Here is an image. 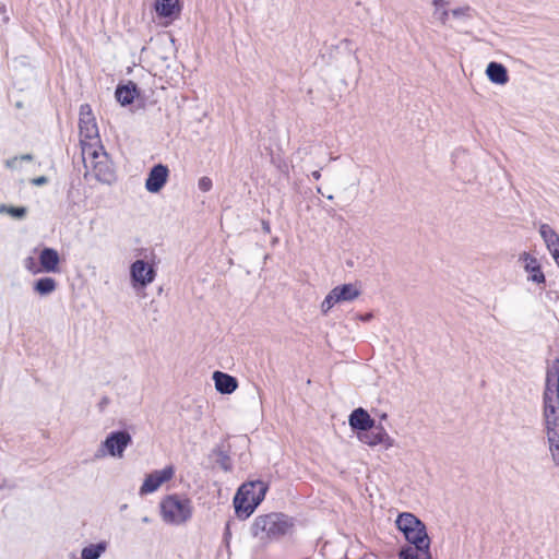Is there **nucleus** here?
Returning <instances> with one entry per match:
<instances>
[{
    "label": "nucleus",
    "instance_id": "obj_30",
    "mask_svg": "<svg viewBox=\"0 0 559 559\" xmlns=\"http://www.w3.org/2000/svg\"><path fill=\"white\" fill-rule=\"evenodd\" d=\"M21 162L19 156H14L12 158H9L5 160V166L10 169H17L20 168Z\"/></svg>",
    "mask_w": 559,
    "mask_h": 559
},
{
    "label": "nucleus",
    "instance_id": "obj_43",
    "mask_svg": "<svg viewBox=\"0 0 559 559\" xmlns=\"http://www.w3.org/2000/svg\"><path fill=\"white\" fill-rule=\"evenodd\" d=\"M317 192H318V193H322V191H321V188H320V187H318V188H317Z\"/></svg>",
    "mask_w": 559,
    "mask_h": 559
},
{
    "label": "nucleus",
    "instance_id": "obj_42",
    "mask_svg": "<svg viewBox=\"0 0 559 559\" xmlns=\"http://www.w3.org/2000/svg\"><path fill=\"white\" fill-rule=\"evenodd\" d=\"M0 11H1V12H5V5H1V7H0Z\"/></svg>",
    "mask_w": 559,
    "mask_h": 559
},
{
    "label": "nucleus",
    "instance_id": "obj_39",
    "mask_svg": "<svg viewBox=\"0 0 559 559\" xmlns=\"http://www.w3.org/2000/svg\"><path fill=\"white\" fill-rule=\"evenodd\" d=\"M28 265L29 267L34 269L33 265H34V260L33 258H28L26 259L25 261V266Z\"/></svg>",
    "mask_w": 559,
    "mask_h": 559
},
{
    "label": "nucleus",
    "instance_id": "obj_45",
    "mask_svg": "<svg viewBox=\"0 0 559 559\" xmlns=\"http://www.w3.org/2000/svg\"><path fill=\"white\" fill-rule=\"evenodd\" d=\"M382 419H386V414L381 415Z\"/></svg>",
    "mask_w": 559,
    "mask_h": 559
},
{
    "label": "nucleus",
    "instance_id": "obj_24",
    "mask_svg": "<svg viewBox=\"0 0 559 559\" xmlns=\"http://www.w3.org/2000/svg\"><path fill=\"white\" fill-rule=\"evenodd\" d=\"M421 524L424 523L418 518L408 512L401 513L396 519V526L402 533L418 527Z\"/></svg>",
    "mask_w": 559,
    "mask_h": 559
},
{
    "label": "nucleus",
    "instance_id": "obj_9",
    "mask_svg": "<svg viewBox=\"0 0 559 559\" xmlns=\"http://www.w3.org/2000/svg\"><path fill=\"white\" fill-rule=\"evenodd\" d=\"M130 277L133 287H146L154 282L156 270L144 260H135L130 265Z\"/></svg>",
    "mask_w": 559,
    "mask_h": 559
},
{
    "label": "nucleus",
    "instance_id": "obj_5",
    "mask_svg": "<svg viewBox=\"0 0 559 559\" xmlns=\"http://www.w3.org/2000/svg\"><path fill=\"white\" fill-rule=\"evenodd\" d=\"M159 508L163 521L170 525L187 523L193 513L192 501L187 497L176 493L163 498Z\"/></svg>",
    "mask_w": 559,
    "mask_h": 559
},
{
    "label": "nucleus",
    "instance_id": "obj_29",
    "mask_svg": "<svg viewBox=\"0 0 559 559\" xmlns=\"http://www.w3.org/2000/svg\"><path fill=\"white\" fill-rule=\"evenodd\" d=\"M212 180L211 178L209 177H201L198 181V188L203 191V192H207L212 189Z\"/></svg>",
    "mask_w": 559,
    "mask_h": 559
},
{
    "label": "nucleus",
    "instance_id": "obj_19",
    "mask_svg": "<svg viewBox=\"0 0 559 559\" xmlns=\"http://www.w3.org/2000/svg\"><path fill=\"white\" fill-rule=\"evenodd\" d=\"M488 79L495 83L503 85L509 81L507 68L498 62L491 61L486 69Z\"/></svg>",
    "mask_w": 559,
    "mask_h": 559
},
{
    "label": "nucleus",
    "instance_id": "obj_26",
    "mask_svg": "<svg viewBox=\"0 0 559 559\" xmlns=\"http://www.w3.org/2000/svg\"><path fill=\"white\" fill-rule=\"evenodd\" d=\"M400 559H432L430 555V549L421 551L417 549V547L406 546L403 547L399 552Z\"/></svg>",
    "mask_w": 559,
    "mask_h": 559
},
{
    "label": "nucleus",
    "instance_id": "obj_44",
    "mask_svg": "<svg viewBox=\"0 0 559 559\" xmlns=\"http://www.w3.org/2000/svg\"><path fill=\"white\" fill-rule=\"evenodd\" d=\"M326 198H328L329 200H333V195H332V194L328 195Z\"/></svg>",
    "mask_w": 559,
    "mask_h": 559
},
{
    "label": "nucleus",
    "instance_id": "obj_21",
    "mask_svg": "<svg viewBox=\"0 0 559 559\" xmlns=\"http://www.w3.org/2000/svg\"><path fill=\"white\" fill-rule=\"evenodd\" d=\"M155 11L162 17H171L179 13L180 5L178 0H156Z\"/></svg>",
    "mask_w": 559,
    "mask_h": 559
},
{
    "label": "nucleus",
    "instance_id": "obj_27",
    "mask_svg": "<svg viewBox=\"0 0 559 559\" xmlns=\"http://www.w3.org/2000/svg\"><path fill=\"white\" fill-rule=\"evenodd\" d=\"M476 11L469 5H463L451 10L453 19L465 22L473 19Z\"/></svg>",
    "mask_w": 559,
    "mask_h": 559
},
{
    "label": "nucleus",
    "instance_id": "obj_28",
    "mask_svg": "<svg viewBox=\"0 0 559 559\" xmlns=\"http://www.w3.org/2000/svg\"><path fill=\"white\" fill-rule=\"evenodd\" d=\"M0 213H5L16 219H22L26 216L27 210L24 206L0 205Z\"/></svg>",
    "mask_w": 559,
    "mask_h": 559
},
{
    "label": "nucleus",
    "instance_id": "obj_1",
    "mask_svg": "<svg viewBox=\"0 0 559 559\" xmlns=\"http://www.w3.org/2000/svg\"><path fill=\"white\" fill-rule=\"evenodd\" d=\"M543 420L555 465H559V357L547 365L543 392Z\"/></svg>",
    "mask_w": 559,
    "mask_h": 559
},
{
    "label": "nucleus",
    "instance_id": "obj_13",
    "mask_svg": "<svg viewBox=\"0 0 559 559\" xmlns=\"http://www.w3.org/2000/svg\"><path fill=\"white\" fill-rule=\"evenodd\" d=\"M168 168L163 164L155 165L148 173L145 188L148 192L156 193L162 190L168 178Z\"/></svg>",
    "mask_w": 559,
    "mask_h": 559
},
{
    "label": "nucleus",
    "instance_id": "obj_41",
    "mask_svg": "<svg viewBox=\"0 0 559 559\" xmlns=\"http://www.w3.org/2000/svg\"><path fill=\"white\" fill-rule=\"evenodd\" d=\"M229 534V523L226 524V528H225V535H228Z\"/></svg>",
    "mask_w": 559,
    "mask_h": 559
},
{
    "label": "nucleus",
    "instance_id": "obj_18",
    "mask_svg": "<svg viewBox=\"0 0 559 559\" xmlns=\"http://www.w3.org/2000/svg\"><path fill=\"white\" fill-rule=\"evenodd\" d=\"M213 380L215 389L222 394H231L238 388L237 379L222 371H215L213 373Z\"/></svg>",
    "mask_w": 559,
    "mask_h": 559
},
{
    "label": "nucleus",
    "instance_id": "obj_23",
    "mask_svg": "<svg viewBox=\"0 0 559 559\" xmlns=\"http://www.w3.org/2000/svg\"><path fill=\"white\" fill-rule=\"evenodd\" d=\"M108 543L106 540L96 544H90L82 548L81 559H99L107 550Z\"/></svg>",
    "mask_w": 559,
    "mask_h": 559
},
{
    "label": "nucleus",
    "instance_id": "obj_7",
    "mask_svg": "<svg viewBox=\"0 0 559 559\" xmlns=\"http://www.w3.org/2000/svg\"><path fill=\"white\" fill-rule=\"evenodd\" d=\"M79 129L81 135V151H83V142L102 143L99 139L98 127L88 104H82L79 112Z\"/></svg>",
    "mask_w": 559,
    "mask_h": 559
},
{
    "label": "nucleus",
    "instance_id": "obj_31",
    "mask_svg": "<svg viewBox=\"0 0 559 559\" xmlns=\"http://www.w3.org/2000/svg\"><path fill=\"white\" fill-rule=\"evenodd\" d=\"M48 178L46 176H39V177H36V178H33L31 180V183L34 185V186H45L48 183Z\"/></svg>",
    "mask_w": 559,
    "mask_h": 559
},
{
    "label": "nucleus",
    "instance_id": "obj_32",
    "mask_svg": "<svg viewBox=\"0 0 559 559\" xmlns=\"http://www.w3.org/2000/svg\"><path fill=\"white\" fill-rule=\"evenodd\" d=\"M219 464H221V466L225 471H229L230 469L229 457L227 455L222 454V459L219 460Z\"/></svg>",
    "mask_w": 559,
    "mask_h": 559
},
{
    "label": "nucleus",
    "instance_id": "obj_6",
    "mask_svg": "<svg viewBox=\"0 0 559 559\" xmlns=\"http://www.w3.org/2000/svg\"><path fill=\"white\" fill-rule=\"evenodd\" d=\"M132 443L131 435L126 430L111 431L100 443L95 457H104L110 455L114 457H122L126 449Z\"/></svg>",
    "mask_w": 559,
    "mask_h": 559
},
{
    "label": "nucleus",
    "instance_id": "obj_3",
    "mask_svg": "<svg viewBox=\"0 0 559 559\" xmlns=\"http://www.w3.org/2000/svg\"><path fill=\"white\" fill-rule=\"evenodd\" d=\"M293 525L292 518L273 512L257 516L251 525V534L261 540L278 539L286 535Z\"/></svg>",
    "mask_w": 559,
    "mask_h": 559
},
{
    "label": "nucleus",
    "instance_id": "obj_25",
    "mask_svg": "<svg viewBox=\"0 0 559 559\" xmlns=\"http://www.w3.org/2000/svg\"><path fill=\"white\" fill-rule=\"evenodd\" d=\"M432 5L435 7L433 16L440 22V24L447 25L451 14V10L447 9L449 1L432 0Z\"/></svg>",
    "mask_w": 559,
    "mask_h": 559
},
{
    "label": "nucleus",
    "instance_id": "obj_33",
    "mask_svg": "<svg viewBox=\"0 0 559 559\" xmlns=\"http://www.w3.org/2000/svg\"><path fill=\"white\" fill-rule=\"evenodd\" d=\"M109 399L107 396H104L98 403L99 411L103 412L105 407L109 404Z\"/></svg>",
    "mask_w": 559,
    "mask_h": 559
},
{
    "label": "nucleus",
    "instance_id": "obj_38",
    "mask_svg": "<svg viewBox=\"0 0 559 559\" xmlns=\"http://www.w3.org/2000/svg\"><path fill=\"white\" fill-rule=\"evenodd\" d=\"M311 176L314 180H319L321 178V173L320 170H314L312 171Z\"/></svg>",
    "mask_w": 559,
    "mask_h": 559
},
{
    "label": "nucleus",
    "instance_id": "obj_16",
    "mask_svg": "<svg viewBox=\"0 0 559 559\" xmlns=\"http://www.w3.org/2000/svg\"><path fill=\"white\" fill-rule=\"evenodd\" d=\"M404 534L406 540L417 547V549L421 551H427L430 549V539L426 531L425 524H421L418 527H415L411 531H407Z\"/></svg>",
    "mask_w": 559,
    "mask_h": 559
},
{
    "label": "nucleus",
    "instance_id": "obj_22",
    "mask_svg": "<svg viewBox=\"0 0 559 559\" xmlns=\"http://www.w3.org/2000/svg\"><path fill=\"white\" fill-rule=\"evenodd\" d=\"M57 289V281L52 277H40L33 284V290L39 296H49Z\"/></svg>",
    "mask_w": 559,
    "mask_h": 559
},
{
    "label": "nucleus",
    "instance_id": "obj_34",
    "mask_svg": "<svg viewBox=\"0 0 559 559\" xmlns=\"http://www.w3.org/2000/svg\"><path fill=\"white\" fill-rule=\"evenodd\" d=\"M372 317H373L372 313L368 312L365 314H360L358 318L360 321L367 322V321H370L372 319Z\"/></svg>",
    "mask_w": 559,
    "mask_h": 559
},
{
    "label": "nucleus",
    "instance_id": "obj_35",
    "mask_svg": "<svg viewBox=\"0 0 559 559\" xmlns=\"http://www.w3.org/2000/svg\"><path fill=\"white\" fill-rule=\"evenodd\" d=\"M546 298H548L549 300H555L559 299V295L556 292H547Z\"/></svg>",
    "mask_w": 559,
    "mask_h": 559
},
{
    "label": "nucleus",
    "instance_id": "obj_4",
    "mask_svg": "<svg viewBox=\"0 0 559 559\" xmlns=\"http://www.w3.org/2000/svg\"><path fill=\"white\" fill-rule=\"evenodd\" d=\"M82 159L86 169H93L98 181L110 183L115 179L108 154L102 143L83 142Z\"/></svg>",
    "mask_w": 559,
    "mask_h": 559
},
{
    "label": "nucleus",
    "instance_id": "obj_2",
    "mask_svg": "<svg viewBox=\"0 0 559 559\" xmlns=\"http://www.w3.org/2000/svg\"><path fill=\"white\" fill-rule=\"evenodd\" d=\"M269 486L262 480L242 484L234 497L235 512L239 519L249 518L264 500Z\"/></svg>",
    "mask_w": 559,
    "mask_h": 559
},
{
    "label": "nucleus",
    "instance_id": "obj_36",
    "mask_svg": "<svg viewBox=\"0 0 559 559\" xmlns=\"http://www.w3.org/2000/svg\"><path fill=\"white\" fill-rule=\"evenodd\" d=\"M20 158V162H31L33 160V155L32 154H23L21 156H19Z\"/></svg>",
    "mask_w": 559,
    "mask_h": 559
},
{
    "label": "nucleus",
    "instance_id": "obj_46",
    "mask_svg": "<svg viewBox=\"0 0 559 559\" xmlns=\"http://www.w3.org/2000/svg\"><path fill=\"white\" fill-rule=\"evenodd\" d=\"M555 261H556V263H557V264H558V266H559V258H558V260H555Z\"/></svg>",
    "mask_w": 559,
    "mask_h": 559
},
{
    "label": "nucleus",
    "instance_id": "obj_20",
    "mask_svg": "<svg viewBox=\"0 0 559 559\" xmlns=\"http://www.w3.org/2000/svg\"><path fill=\"white\" fill-rule=\"evenodd\" d=\"M115 96L122 106L130 105L138 96V86L133 82H129L126 85H119L116 88Z\"/></svg>",
    "mask_w": 559,
    "mask_h": 559
},
{
    "label": "nucleus",
    "instance_id": "obj_12",
    "mask_svg": "<svg viewBox=\"0 0 559 559\" xmlns=\"http://www.w3.org/2000/svg\"><path fill=\"white\" fill-rule=\"evenodd\" d=\"M39 269H32L26 265V269L33 274H37L39 272L45 273H58L60 271V255L58 251L53 248L45 247L38 254Z\"/></svg>",
    "mask_w": 559,
    "mask_h": 559
},
{
    "label": "nucleus",
    "instance_id": "obj_40",
    "mask_svg": "<svg viewBox=\"0 0 559 559\" xmlns=\"http://www.w3.org/2000/svg\"><path fill=\"white\" fill-rule=\"evenodd\" d=\"M142 522L145 524H148V523H151V519L148 516H143Z\"/></svg>",
    "mask_w": 559,
    "mask_h": 559
},
{
    "label": "nucleus",
    "instance_id": "obj_15",
    "mask_svg": "<svg viewBox=\"0 0 559 559\" xmlns=\"http://www.w3.org/2000/svg\"><path fill=\"white\" fill-rule=\"evenodd\" d=\"M520 259L524 262V270L528 273V281L536 284H544L546 278L539 261L527 252H524Z\"/></svg>",
    "mask_w": 559,
    "mask_h": 559
},
{
    "label": "nucleus",
    "instance_id": "obj_10",
    "mask_svg": "<svg viewBox=\"0 0 559 559\" xmlns=\"http://www.w3.org/2000/svg\"><path fill=\"white\" fill-rule=\"evenodd\" d=\"M358 439L369 447L381 445L385 450L394 445L393 438L390 437L384 427L382 425H376V423L370 430L358 432Z\"/></svg>",
    "mask_w": 559,
    "mask_h": 559
},
{
    "label": "nucleus",
    "instance_id": "obj_11",
    "mask_svg": "<svg viewBox=\"0 0 559 559\" xmlns=\"http://www.w3.org/2000/svg\"><path fill=\"white\" fill-rule=\"evenodd\" d=\"M175 468L171 465L166 466L163 469L154 471L148 474L142 486L140 487L139 493L145 496L156 491L164 483L170 480L174 477Z\"/></svg>",
    "mask_w": 559,
    "mask_h": 559
},
{
    "label": "nucleus",
    "instance_id": "obj_8",
    "mask_svg": "<svg viewBox=\"0 0 559 559\" xmlns=\"http://www.w3.org/2000/svg\"><path fill=\"white\" fill-rule=\"evenodd\" d=\"M360 295L355 284L348 283L335 286L321 304V311L326 314L336 304L353 301Z\"/></svg>",
    "mask_w": 559,
    "mask_h": 559
},
{
    "label": "nucleus",
    "instance_id": "obj_17",
    "mask_svg": "<svg viewBox=\"0 0 559 559\" xmlns=\"http://www.w3.org/2000/svg\"><path fill=\"white\" fill-rule=\"evenodd\" d=\"M539 234L546 243L547 249L555 260L559 258V235L548 224H542Z\"/></svg>",
    "mask_w": 559,
    "mask_h": 559
},
{
    "label": "nucleus",
    "instance_id": "obj_14",
    "mask_svg": "<svg viewBox=\"0 0 559 559\" xmlns=\"http://www.w3.org/2000/svg\"><path fill=\"white\" fill-rule=\"evenodd\" d=\"M348 424L354 431L365 432L373 428L374 419L366 409L358 407L350 413Z\"/></svg>",
    "mask_w": 559,
    "mask_h": 559
},
{
    "label": "nucleus",
    "instance_id": "obj_37",
    "mask_svg": "<svg viewBox=\"0 0 559 559\" xmlns=\"http://www.w3.org/2000/svg\"><path fill=\"white\" fill-rule=\"evenodd\" d=\"M262 228H263V230H264L265 233H270V231H271V227H270L269 222L263 221V222H262Z\"/></svg>",
    "mask_w": 559,
    "mask_h": 559
}]
</instances>
